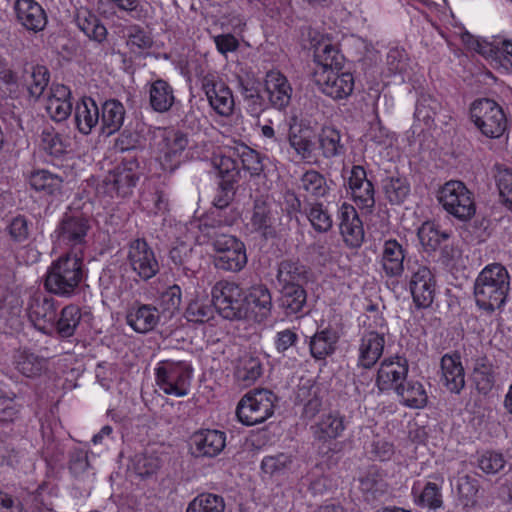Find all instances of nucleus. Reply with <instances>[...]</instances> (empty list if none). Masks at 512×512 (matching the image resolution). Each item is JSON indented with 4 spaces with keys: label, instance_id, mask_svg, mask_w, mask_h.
I'll return each instance as SVG.
<instances>
[{
    "label": "nucleus",
    "instance_id": "obj_57",
    "mask_svg": "<svg viewBox=\"0 0 512 512\" xmlns=\"http://www.w3.org/2000/svg\"><path fill=\"white\" fill-rule=\"evenodd\" d=\"M160 458L154 454L139 453L131 459L132 470L141 478H149L160 468Z\"/></svg>",
    "mask_w": 512,
    "mask_h": 512
},
{
    "label": "nucleus",
    "instance_id": "obj_3",
    "mask_svg": "<svg viewBox=\"0 0 512 512\" xmlns=\"http://www.w3.org/2000/svg\"><path fill=\"white\" fill-rule=\"evenodd\" d=\"M92 228L90 217L82 212H66L59 220L52 237L66 253L80 254L83 257L88 245V235Z\"/></svg>",
    "mask_w": 512,
    "mask_h": 512
},
{
    "label": "nucleus",
    "instance_id": "obj_55",
    "mask_svg": "<svg viewBox=\"0 0 512 512\" xmlns=\"http://www.w3.org/2000/svg\"><path fill=\"white\" fill-rule=\"evenodd\" d=\"M419 289L422 291L420 295L418 294V308H427L433 303L435 295V281L427 267L418 268Z\"/></svg>",
    "mask_w": 512,
    "mask_h": 512
},
{
    "label": "nucleus",
    "instance_id": "obj_11",
    "mask_svg": "<svg viewBox=\"0 0 512 512\" xmlns=\"http://www.w3.org/2000/svg\"><path fill=\"white\" fill-rule=\"evenodd\" d=\"M472 122L487 138H499L507 129V119L503 109L491 99H479L470 109Z\"/></svg>",
    "mask_w": 512,
    "mask_h": 512
},
{
    "label": "nucleus",
    "instance_id": "obj_38",
    "mask_svg": "<svg viewBox=\"0 0 512 512\" xmlns=\"http://www.w3.org/2000/svg\"><path fill=\"white\" fill-rule=\"evenodd\" d=\"M22 79L29 96L37 100L49 84L50 73L45 66L32 65L25 69Z\"/></svg>",
    "mask_w": 512,
    "mask_h": 512
},
{
    "label": "nucleus",
    "instance_id": "obj_47",
    "mask_svg": "<svg viewBox=\"0 0 512 512\" xmlns=\"http://www.w3.org/2000/svg\"><path fill=\"white\" fill-rule=\"evenodd\" d=\"M288 142L301 160L307 161L312 158L314 142L308 130L303 128H290Z\"/></svg>",
    "mask_w": 512,
    "mask_h": 512
},
{
    "label": "nucleus",
    "instance_id": "obj_45",
    "mask_svg": "<svg viewBox=\"0 0 512 512\" xmlns=\"http://www.w3.org/2000/svg\"><path fill=\"white\" fill-rule=\"evenodd\" d=\"M298 188L313 198L324 197L329 191L324 175L314 169L307 170L301 175Z\"/></svg>",
    "mask_w": 512,
    "mask_h": 512
},
{
    "label": "nucleus",
    "instance_id": "obj_17",
    "mask_svg": "<svg viewBox=\"0 0 512 512\" xmlns=\"http://www.w3.org/2000/svg\"><path fill=\"white\" fill-rule=\"evenodd\" d=\"M55 300L43 293H34L27 304V314L34 327L44 334L54 332L57 317Z\"/></svg>",
    "mask_w": 512,
    "mask_h": 512
},
{
    "label": "nucleus",
    "instance_id": "obj_6",
    "mask_svg": "<svg viewBox=\"0 0 512 512\" xmlns=\"http://www.w3.org/2000/svg\"><path fill=\"white\" fill-rule=\"evenodd\" d=\"M437 198L448 214L461 221L470 220L475 215L474 194L461 181L446 182L439 189Z\"/></svg>",
    "mask_w": 512,
    "mask_h": 512
},
{
    "label": "nucleus",
    "instance_id": "obj_15",
    "mask_svg": "<svg viewBox=\"0 0 512 512\" xmlns=\"http://www.w3.org/2000/svg\"><path fill=\"white\" fill-rule=\"evenodd\" d=\"M201 88L217 114L223 117L232 115L235 106L232 91L216 74L204 75L201 79Z\"/></svg>",
    "mask_w": 512,
    "mask_h": 512
},
{
    "label": "nucleus",
    "instance_id": "obj_25",
    "mask_svg": "<svg viewBox=\"0 0 512 512\" xmlns=\"http://www.w3.org/2000/svg\"><path fill=\"white\" fill-rule=\"evenodd\" d=\"M45 108L55 122L66 120L72 111L70 89L63 84H53Z\"/></svg>",
    "mask_w": 512,
    "mask_h": 512
},
{
    "label": "nucleus",
    "instance_id": "obj_12",
    "mask_svg": "<svg viewBox=\"0 0 512 512\" xmlns=\"http://www.w3.org/2000/svg\"><path fill=\"white\" fill-rule=\"evenodd\" d=\"M158 144L159 160L164 171L173 173L185 162L189 140L185 133L174 129H163Z\"/></svg>",
    "mask_w": 512,
    "mask_h": 512
},
{
    "label": "nucleus",
    "instance_id": "obj_30",
    "mask_svg": "<svg viewBox=\"0 0 512 512\" xmlns=\"http://www.w3.org/2000/svg\"><path fill=\"white\" fill-rule=\"evenodd\" d=\"M279 307L287 317H301L305 314L307 293L303 286L282 287L278 299Z\"/></svg>",
    "mask_w": 512,
    "mask_h": 512
},
{
    "label": "nucleus",
    "instance_id": "obj_40",
    "mask_svg": "<svg viewBox=\"0 0 512 512\" xmlns=\"http://www.w3.org/2000/svg\"><path fill=\"white\" fill-rule=\"evenodd\" d=\"M82 318L81 309L74 304L65 306L58 319L54 320V332L61 338H69L76 332Z\"/></svg>",
    "mask_w": 512,
    "mask_h": 512
},
{
    "label": "nucleus",
    "instance_id": "obj_29",
    "mask_svg": "<svg viewBox=\"0 0 512 512\" xmlns=\"http://www.w3.org/2000/svg\"><path fill=\"white\" fill-rule=\"evenodd\" d=\"M318 148L325 159H336L346 154V144L341 132L333 126H323L317 136Z\"/></svg>",
    "mask_w": 512,
    "mask_h": 512
},
{
    "label": "nucleus",
    "instance_id": "obj_22",
    "mask_svg": "<svg viewBox=\"0 0 512 512\" xmlns=\"http://www.w3.org/2000/svg\"><path fill=\"white\" fill-rule=\"evenodd\" d=\"M348 185L356 205L360 209L370 211L375 205V191L372 182L367 179L366 171L362 166L355 165L352 167Z\"/></svg>",
    "mask_w": 512,
    "mask_h": 512
},
{
    "label": "nucleus",
    "instance_id": "obj_26",
    "mask_svg": "<svg viewBox=\"0 0 512 512\" xmlns=\"http://www.w3.org/2000/svg\"><path fill=\"white\" fill-rule=\"evenodd\" d=\"M441 381L452 393L459 394L465 386L464 369L460 355L445 354L441 358Z\"/></svg>",
    "mask_w": 512,
    "mask_h": 512
},
{
    "label": "nucleus",
    "instance_id": "obj_2",
    "mask_svg": "<svg viewBox=\"0 0 512 512\" xmlns=\"http://www.w3.org/2000/svg\"><path fill=\"white\" fill-rule=\"evenodd\" d=\"M84 277L83 257L78 253H64L48 267L44 287L54 295L69 298L78 292Z\"/></svg>",
    "mask_w": 512,
    "mask_h": 512
},
{
    "label": "nucleus",
    "instance_id": "obj_9",
    "mask_svg": "<svg viewBox=\"0 0 512 512\" xmlns=\"http://www.w3.org/2000/svg\"><path fill=\"white\" fill-rule=\"evenodd\" d=\"M215 252L214 266L223 271L239 272L247 264L246 248L242 241L232 235L215 234L211 237Z\"/></svg>",
    "mask_w": 512,
    "mask_h": 512
},
{
    "label": "nucleus",
    "instance_id": "obj_37",
    "mask_svg": "<svg viewBox=\"0 0 512 512\" xmlns=\"http://www.w3.org/2000/svg\"><path fill=\"white\" fill-rule=\"evenodd\" d=\"M295 457L290 453L279 452L275 455L263 457L260 468L271 478H282L292 472Z\"/></svg>",
    "mask_w": 512,
    "mask_h": 512
},
{
    "label": "nucleus",
    "instance_id": "obj_49",
    "mask_svg": "<svg viewBox=\"0 0 512 512\" xmlns=\"http://www.w3.org/2000/svg\"><path fill=\"white\" fill-rule=\"evenodd\" d=\"M315 61L321 66V70H341L344 56L336 46L330 43H320L314 52Z\"/></svg>",
    "mask_w": 512,
    "mask_h": 512
},
{
    "label": "nucleus",
    "instance_id": "obj_21",
    "mask_svg": "<svg viewBox=\"0 0 512 512\" xmlns=\"http://www.w3.org/2000/svg\"><path fill=\"white\" fill-rule=\"evenodd\" d=\"M339 230L343 241L351 248H358L364 240V228L356 209L343 203L338 210Z\"/></svg>",
    "mask_w": 512,
    "mask_h": 512
},
{
    "label": "nucleus",
    "instance_id": "obj_33",
    "mask_svg": "<svg viewBox=\"0 0 512 512\" xmlns=\"http://www.w3.org/2000/svg\"><path fill=\"white\" fill-rule=\"evenodd\" d=\"M307 279L308 271L299 261L283 260L278 264L277 281L281 288L303 286Z\"/></svg>",
    "mask_w": 512,
    "mask_h": 512
},
{
    "label": "nucleus",
    "instance_id": "obj_56",
    "mask_svg": "<svg viewBox=\"0 0 512 512\" xmlns=\"http://www.w3.org/2000/svg\"><path fill=\"white\" fill-rule=\"evenodd\" d=\"M46 361L33 353L20 352L16 356V369L26 377H36L42 373Z\"/></svg>",
    "mask_w": 512,
    "mask_h": 512
},
{
    "label": "nucleus",
    "instance_id": "obj_31",
    "mask_svg": "<svg viewBox=\"0 0 512 512\" xmlns=\"http://www.w3.org/2000/svg\"><path fill=\"white\" fill-rule=\"evenodd\" d=\"M149 104L158 113L168 112L174 105L176 97L173 87L163 79L149 83Z\"/></svg>",
    "mask_w": 512,
    "mask_h": 512
},
{
    "label": "nucleus",
    "instance_id": "obj_46",
    "mask_svg": "<svg viewBox=\"0 0 512 512\" xmlns=\"http://www.w3.org/2000/svg\"><path fill=\"white\" fill-rule=\"evenodd\" d=\"M263 373L261 360L253 355H243L236 367L235 376L245 386L253 384Z\"/></svg>",
    "mask_w": 512,
    "mask_h": 512
},
{
    "label": "nucleus",
    "instance_id": "obj_58",
    "mask_svg": "<svg viewBox=\"0 0 512 512\" xmlns=\"http://www.w3.org/2000/svg\"><path fill=\"white\" fill-rule=\"evenodd\" d=\"M449 236L445 231L440 232L433 222H425L418 228V240L427 251H435Z\"/></svg>",
    "mask_w": 512,
    "mask_h": 512
},
{
    "label": "nucleus",
    "instance_id": "obj_35",
    "mask_svg": "<svg viewBox=\"0 0 512 512\" xmlns=\"http://www.w3.org/2000/svg\"><path fill=\"white\" fill-rule=\"evenodd\" d=\"M124 105L115 99L107 100L101 108V129L103 133L111 135L120 130L125 119Z\"/></svg>",
    "mask_w": 512,
    "mask_h": 512
},
{
    "label": "nucleus",
    "instance_id": "obj_41",
    "mask_svg": "<svg viewBox=\"0 0 512 512\" xmlns=\"http://www.w3.org/2000/svg\"><path fill=\"white\" fill-rule=\"evenodd\" d=\"M297 399L303 403L302 416L305 419H313L322 408L323 398L317 386H300L297 392Z\"/></svg>",
    "mask_w": 512,
    "mask_h": 512
},
{
    "label": "nucleus",
    "instance_id": "obj_51",
    "mask_svg": "<svg viewBox=\"0 0 512 512\" xmlns=\"http://www.w3.org/2000/svg\"><path fill=\"white\" fill-rule=\"evenodd\" d=\"M213 164L221 178L220 185H224L225 189L233 188L240 173L238 163L234 157L232 155L217 156L214 158Z\"/></svg>",
    "mask_w": 512,
    "mask_h": 512
},
{
    "label": "nucleus",
    "instance_id": "obj_24",
    "mask_svg": "<svg viewBox=\"0 0 512 512\" xmlns=\"http://www.w3.org/2000/svg\"><path fill=\"white\" fill-rule=\"evenodd\" d=\"M243 301L247 309V318L252 316L256 322L262 323L270 317L273 307L272 296L265 285L252 286Z\"/></svg>",
    "mask_w": 512,
    "mask_h": 512
},
{
    "label": "nucleus",
    "instance_id": "obj_60",
    "mask_svg": "<svg viewBox=\"0 0 512 512\" xmlns=\"http://www.w3.org/2000/svg\"><path fill=\"white\" fill-rule=\"evenodd\" d=\"M214 305L201 300L189 303L185 317L189 322L205 323L214 317Z\"/></svg>",
    "mask_w": 512,
    "mask_h": 512
},
{
    "label": "nucleus",
    "instance_id": "obj_52",
    "mask_svg": "<svg viewBox=\"0 0 512 512\" xmlns=\"http://www.w3.org/2000/svg\"><path fill=\"white\" fill-rule=\"evenodd\" d=\"M507 464L506 456L496 450H483L476 457L477 467L486 475H496L504 470Z\"/></svg>",
    "mask_w": 512,
    "mask_h": 512
},
{
    "label": "nucleus",
    "instance_id": "obj_16",
    "mask_svg": "<svg viewBox=\"0 0 512 512\" xmlns=\"http://www.w3.org/2000/svg\"><path fill=\"white\" fill-rule=\"evenodd\" d=\"M318 89L334 100L346 99L354 89V77L350 72L341 70H323L315 74Z\"/></svg>",
    "mask_w": 512,
    "mask_h": 512
},
{
    "label": "nucleus",
    "instance_id": "obj_53",
    "mask_svg": "<svg viewBox=\"0 0 512 512\" xmlns=\"http://www.w3.org/2000/svg\"><path fill=\"white\" fill-rule=\"evenodd\" d=\"M386 198L393 204H401L410 195V185L405 177L389 176L382 181Z\"/></svg>",
    "mask_w": 512,
    "mask_h": 512
},
{
    "label": "nucleus",
    "instance_id": "obj_36",
    "mask_svg": "<svg viewBox=\"0 0 512 512\" xmlns=\"http://www.w3.org/2000/svg\"><path fill=\"white\" fill-rule=\"evenodd\" d=\"M77 27L91 40L102 43L107 38V29L99 18L86 8L77 10L75 16Z\"/></svg>",
    "mask_w": 512,
    "mask_h": 512
},
{
    "label": "nucleus",
    "instance_id": "obj_34",
    "mask_svg": "<svg viewBox=\"0 0 512 512\" xmlns=\"http://www.w3.org/2000/svg\"><path fill=\"white\" fill-rule=\"evenodd\" d=\"M339 340L338 333L332 328H325L317 331L309 342L310 353L313 358L323 360L332 355L336 350V344Z\"/></svg>",
    "mask_w": 512,
    "mask_h": 512
},
{
    "label": "nucleus",
    "instance_id": "obj_42",
    "mask_svg": "<svg viewBox=\"0 0 512 512\" xmlns=\"http://www.w3.org/2000/svg\"><path fill=\"white\" fill-rule=\"evenodd\" d=\"M404 252L396 240L384 243L382 254L383 269L389 276H397L403 271Z\"/></svg>",
    "mask_w": 512,
    "mask_h": 512
},
{
    "label": "nucleus",
    "instance_id": "obj_10",
    "mask_svg": "<svg viewBox=\"0 0 512 512\" xmlns=\"http://www.w3.org/2000/svg\"><path fill=\"white\" fill-rule=\"evenodd\" d=\"M212 302L219 314L229 320L247 318L242 288L236 282L220 280L211 290Z\"/></svg>",
    "mask_w": 512,
    "mask_h": 512
},
{
    "label": "nucleus",
    "instance_id": "obj_54",
    "mask_svg": "<svg viewBox=\"0 0 512 512\" xmlns=\"http://www.w3.org/2000/svg\"><path fill=\"white\" fill-rule=\"evenodd\" d=\"M224 510L223 497L212 493H203L188 504L186 512H224Z\"/></svg>",
    "mask_w": 512,
    "mask_h": 512
},
{
    "label": "nucleus",
    "instance_id": "obj_23",
    "mask_svg": "<svg viewBox=\"0 0 512 512\" xmlns=\"http://www.w3.org/2000/svg\"><path fill=\"white\" fill-rule=\"evenodd\" d=\"M14 11L17 21L27 31L38 33L43 31L48 23L46 11L35 0H16Z\"/></svg>",
    "mask_w": 512,
    "mask_h": 512
},
{
    "label": "nucleus",
    "instance_id": "obj_19",
    "mask_svg": "<svg viewBox=\"0 0 512 512\" xmlns=\"http://www.w3.org/2000/svg\"><path fill=\"white\" fill-rule=\"evenodd\" d=\"M226 446V434L215 429H202L193 433L190 438V450L194 457L213 458L219 455Z\"/></svg>",
    "mask_w": 512,
    "mask_h": 512
},
{
    "label": "nucleus",
    "instance_id": "obj_4",
    "mask_svg": "<svg viewBox=\"0 0 512 512\" xmlns=\"http://www.w3.org/2000/svg\"><path fill=\"white\" fill-rule=\"evenodd\" d=\"M193 367L184 360H162L155 368V382L166 395L184 397L189 394Z\"/></svg>",
    "mask_w": 512,
    "mask_h": 512
},
{
    "label": "nucleus",
    "instance_id": "obj_32",
    "mask_svg": "<svg viewBox=\"0 0 512 512\" xmlns=\"http://www.w3.org/2000/svg\"><path fill=\"white\" fill-rule=\"evenodd\" d=\"M75 122L80 133L88 135L100 123V111L96 102L84 97L75 107Z\"/></svg>",
    "mask_w": 512,
    "mask_h": 512
},
{
    "label": "nucleus",
    "instance_id": "obj_44",
    "mask_svg": "<svg viewBox=\"0 0 512 512\" xmlns=\"http://www.w3.org/2000/svg\"><path fill=\"white\" fill-rule=\"evenodd\" d=\"M304 213L315 231L326 233L331 230L333 226L332 215L323 203H307L304 208Z\"/></svg>",
    "mask_w": 512,
    "mask_h": 512
},
{
    "label": "nucleus",
    "instance_id": "obj_7",
    "mask_svg": "<svg viewBox=\"0 0 512 512\" xmlns=\"http://www.w3.org/2000/svg\"><path fill=\"white\" fill-rule=\"evenodd\" d=\"M408 372L406 359L396 357L384 359L377 374V385L380 390H387L395 387L397 394L402 402L409 407H416V393L413 385L399 383L404 379Z\"/></svg>",
    "mask_w": 512,
    "mask_h": 512
},
{
    "label": "nucleus",
    "instance_id": "obj_48",
    "mask_svg": "<svg viewBox=\"0 0 512 512\" xmlns=\"http://www.w3.org/2000/svg\"><path fill=\"white\" fill-rule=\"evenodd\" d=\"M41 148L54 157H61L67 152L68 139L58 133L53 127L46 126L40 134Z\"/></svg>",
    "mask_w": 512,
    "mask_h": 512
},
{
    "label": "nucleus",
    "instance_id": "obj_18",
    "mask_svg": "<svg viewBox=\"0 0 512 512\" xmlns=\"http://www.w3.org/2000/svg\"><path fill=\"white\" fill-rule=\"evenodd\" d=\"M277 215L276 205L268 196L257 197L253 202L249 225L252 231L264 238H273L276 236Z\"/></svg>",
    "mask_w": 512,
    "mask_h": 512
},
{
    "label": "nucleus",
    "instance_id": "obj_28",
    "mask_svg": "<svg viewBox=\"0 0 512 512\" xmlns=\"http://www.w3.org/2000/svg\"><path fill=\"white\" fill-rule=\"evenodd\" d=\"M384 346V333L376 331L365 332L359 346V365L363 368H371L381 357Z\"/></svg>",
    "mask_w": 512,
    "mask_h": 512
},
{
    "label": "nucleus",
    "instance_id": "obj_64",
    "mask_svg": "<svg viewBox=\"0 0 512 512\" xmlns=\"http://www.w3.org/2000/svg\"><path fill=\"white\" fill-rule=\"evenodd\" d=\"M500 200L512 212V171L504 170L497 177Z\"/></svg>",
    "mask_w": 512,
    "mask_h": 512
},
{
    "label": "nucleus",
    "instance_id": "obj_62",
    "mask_svg": "<svg viewBox=\"0 0 512 512\" xmlns=\"http://www.w3.org/2000/svg\"><path fill=\"white\" fill-rule=\"evenodd\" d=\"M152 38L141 27L134 25L128 29L127 45L133 52H140L152 46Z\"/></svg>",
    "mask_w": 512,
    "mask_h": 512
},
{
    "label": "nucleus",
    "instance_id": "obj_13",
    "mask_svg": "<svg viewBox=\"0 0 512 512\" xmlns=\"http://www.w3.org/2000/svg\"><path fill=\"white\" fill-rule=\"evenodd\" d=\"M126 260L131 270L143 281L150 280L160 271L154 250L143 238L129 242Z\"/></svg>",
    "mask_w": 512,
    "mask_h": 512
},
{
    "label": "nucleus",
    "instance_id": "obj_14",
    "mask_svg": "<svg viewBox=\"0 0 512 512\" xmlns=\"http://www.w3.org/2000/svg\"><path fill=\"white\" fill-rule=\"evenodd\" d=\"M139 177L138 160L135 156L128 155L106 176L104 184L108 192L127 197L132 193Z\"/></svg>",
    "mask_w": 512,
    "mask_h": 512
},
{
    "label": "nucleus",
    "instance_id": "obj_8",
    "mask_svg": "<svg viewBox=\"0 0 512 512\" xmlns=\"http://www.w3.org/2000/svg\"><path fill=\"white\" fill-rule=\"evenodd\" d=\"M275 400V394L266 389L247 393L237 405L238 420L246 426L263 423L273 415Z\"/></svg>",
    "mask_w": 512,
    "mask_h": 512
},
{
    "label": "nucleus",
    "instance_id": "obj_1",
    "mask_svg": "<svg viewBox=\"0 0 512 512\" xmlns=\"http://www.w3.org/2000/svg\"><path fill=\"white\" fill-rule=\"evenodd\" d=\"M509 290L510 276L507 269L499 263L487 265L474 283L476 305L489 314L501 310L506 303Z\"/></svg>",
    "mask_w": 512,
    "mask_h": 512
},
{
    "label": "nucleus",
    "instance_id": "obj_27",
    "mask_svg": "<svg viewBox=\"0 0 512 512\" xmlns=\"http://www.w3.org/2000/svg\"><path fill=\"white\" fill-rule=\"evenodd\" d=\"M159 319L158 309L148 304L134 305L126 315L127 324L137 333L152 331L158 324Z\"/></svg>",
    "mask_w": 512,
    "mask_h": 512
},
{
    "label": "nucleus",
    "instance_id": "obj_39",
    "mask_svg": "<svg viewBox=\"0 0 512 512\" xmlns=\"http://www.w3.org/2000/svg\"><path fill=\"white\" fill-rule=\"evenodd\" d=\"M506 38L504 34L494 35L490 39L476 38L468 33L463 35V41L467 46L485 58H496L502 55L504 51L502 43L506 42Z\"/></svg>",
    "mask_w": 512,
    "mask_h": 512
},
{
    "label": "nucleus",
    "instance_id": "obj_43",
    "mask_svg": "<svg viewBox=\"0 0 512 512\" xmlns=\"http://www.w3.org/2000/svg\"><path fill=\"white\" fill-rule=\"evenodd\" d=\"M473 380L480 393L487 394L494 386L495 376L491 361L486 356L475 358Z\"/></svg>",
    "mask_w": 512,
    "mask_h": 512
},
{
    "label": "nucleus",
    "instance_id": "obj_59",
    "mask_svg": "<svg viewBox=\"0 0 512 512\" xmlns=\"http://www.w3.org/2000/svg\"><path fill=\"white\" fill-rule=\"evenodd\" d=\"M22 304L23 302L17 294L7 292L0 300V317L11 320V325L20 323Z\"/></svg>",
    "mask_w": 512,
    "mask_h": 512
},
{
    "label": "nucleus",
    "instance_id": "obj_50",
    "mask_svg": "<svg viewBox=\"0 0 512 512\" xmlns=\"http://www.w3.org/2000/svg\"><path fill=\"white\" fill-rule=\"evenodd\" d=\"M62 178L47 170H36L29 177V184L32 189L53 195L61 190Z\"/></svg>",
    "mask_w": 512,
    "mask_h": 512
},
{
    "label": "nucleus",
    "instance_id": "obj_61",
    "mask_svg": "<svg viewBox=\"0 0 512 512\" xmlns=\"http://www.w3.org/2000/svg\"><path fill=\"white\" fill-rule=\"evenodd\" d=\"M234 154L240 158L243 168L251 174L258 175L263 170L260 155L248 146H240Z\"/></svg>",
    "mask_w": 512,
    "mask_h": 512
},
{
    "label": "nucleus",
    "instance_id": "obj_5",
    "mask_svg": "<svg viewBox=\"0 0 512 512\" xmlns=\"http://www.w3.org/2000/svg\"><path fill=\"white\" fill-rule=\"evenodd\" d=\"M349 421L339 410H329L320 415L310 426L313 445L318 452L327 455L335 449V441L344 435Z\"/></svg>",
    "mask_w": 512,
    "mask_h": 512
},
{
    "label": "nucleus",
    "instance_id": "obj_63",
    "mask_svg": "<svg viewBox=\"0 0 512 512\" xmlns=\"http://www.w3.org/2000/svg\"><path fill=\"white\" fill-rule=\"evenodd\" d=\"M418 504L430 509L440 508L442 505L441 487L434 482H428L422 493L418 495Z\"/></svg>",
    "mask_w": 512,
    "mask_h": 512
},
{
    "label": "nucleus",
    "instance_id": "obj_20",
    "mask_svg": "<svg viewBox=\"0 0 512 512\" xmlns=\"http://www.w3.org/2000/svg\"><path fill=\"white\" fill-rule=\"evenodd\" d=\"M264 92L269 105L283 111L291 102L293 88L284 74L278 70H271L264 78Z\"/></svg>",
    "mask_w": 512,
    "mask_h": 512
}]
</instances>
